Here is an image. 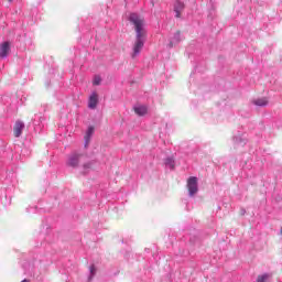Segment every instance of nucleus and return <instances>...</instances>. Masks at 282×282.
Returning <instances> with one entry per match:
<instances>
[{
  "mask_svg": "<svg viewBox=\"0 0 282 282\" xmlns=\"http://www.w3.org/2000/svg\"><path fill=\"white\" fill-rule=\"evenodd\" d=\"M10 54V42H3L0 45V58H8Z\"/></svg>",
  "mask_w": 282,
  "mask_h": 282,
  "instance_id": "obj_8",
  "label": "nucleus"
},
{
  "mask_svg": "<svg viewBox=\"0 0 282 282\" xmlns=\"http://www.w3.org/2000/svg\"><path fill=\"white\" fill-rule=\"evenodd\" d=\"M10 2H12V0H9Z\"/></svg>",
  "mask_w": 282,
  "mask_h": 282,
  "instance_id": "obj_18",
  "label": "nucleus"
},
{
  "mask_svg": "<svg viewBox=\"0 0 282 282\" xmlns=\"http://www.w3.org/2000/svg\"><path fill=\"white\" fill-rule=\"evenodd\" d=\"M180 41H182V40H181V34H180V32H176V33L174 34L173 41L170 42V47H173V43H180Z\"/></svg>",
  "mask_w": 282,
  "mask_h": 282,
  "instance_id": "obj_13",
  "label": "nucleus"
},
{
  "mask_svg": "<svg viewBox=\"0 0 282 282\" xmlns=\"http://www.w3.org/2000/svg\"><path fill=\"white\" fill-rule=\"evenodd\" d=\"M83 158L82 153L74 152L69 154L67 160V166L72 169H78V164H80V159Z\"/></svg>",
  "mask_w": 282,
  "mask_h": 282,
  "instance_id": "obj_2",
  "label": "nucleus"
},
{
  "mask_svg": "<svg viewBox=\"0 0 282 282\" xmlns=\"http://www.w3.org/2000/svg\"><path fill=\"white\" fill-rule=\"evenodd\" d=\"M165 166H167L169 169H171V171H173V169H175V160L171 156L165 159Z\"/></svg>",
  "mask_w": 282,
  "mask_h": 282,
  "instance_id": "obj_12",
  "label": "nucleus"
},
{
  "mask_svg": "<svg viewBox=\"0 0 282 282\" xmlns=\"http://www.w3.org/2000/svg\"><path fill=\"white\" fill-rule=\"evenodd\" d=\"M94 131H95V128L94 126H90L88 127L87 131H86V134L84 137V140H85V149H87V147H89V142H91V135H94Z\"/></svg>",
  "mask_w": 282,
  "mask_h": 282,
  "instance_id": "obj_9",
  "label": "nucleus"
},
{
  "mask_svg": "<svg viewBox=\"0 0 282 282\" xmlns=\"http://www.w3.org/2000/svg\"><path fill=\"white\" fill-rule=\"evenodd\" d=\"M98 107V93L94 91L88 99V109H96Z\"/></svg>",
  "mask_w": 282,
  "mask_h": 282,
  "instance_id": "obj_7",
  "label": "nucleus"
},
{
  "mask_svg": "<svg viewBox=\"0 0 282 282\" xmlns=\"http://www.w3.org/2000/svg\"><path fill=\"white\" fill-rule=\"evenodd\" d=\"M268 279H270V275L268 273L259 275L257 279V282H268Z\"/></svg>",
  "mask_w": 282,
  "mask_h": 282,
  "instance_id": "obj_15",
  "label": "nucleus"
},
{
  "mask_svg": "<svg viewBox=\"0 0 282 282\" xmlns=\"http://www.w3.org/2000/svg\"><path fill=\"white\" fill-rule=\"evenodd\" d=\"M187 188H188L189 197H194L195 194L199 191L197 186V177L192 176L187 180Z\"/></svg>",
  "mask_w": 282,
  "mask_h": 282,
  "instance_id": "obj_3",
  "label": "nucleus"
},
{
  "mask_svg": "<svg viewBox=\"0 0 282 282\" xmlns=\"http://www.w3.org/2000/svg\"><path fill=\"white\" fill-rule=\"evenodd\" d=\"M89 272H90V275L88 278V281H91V279H94V276H96V265H90L89 268Z\"/></svg>",
  "mask_w": 282,
  "mask_h": 282,
  "instance_id": "obj_14",
  "label": "nucleus"
},
{
  "mask_svg": "<svg viewBox=\"0 0 282 282\" xmlns=\"http://www.w3.org/2000/svg\"><path fill=\"white\" fill-rule=\"evenodd\" d=\"M21 282H30V281H28V280H22Z\"/></svg>",
  "mask_w": 282,
  "mask_h": 282,
  "instance_id": "obj_17",
  "label": "nucleus"
},
{
  "mask_svg": "<svg viewBox=\"0 0 282 282\" xmlns=\"http://www.w3.org/2000/svg\"><path fill=\"white\" fill-rule=\"evenodd\" d=\"M100 83H102V78L99 75L95 76L93 85H100Z\"/></svg>",
  "mask_w": 282,
  "mask_h": 282,
  "instance_id": "obj_16",
  "label": "nucleus"
},
{
  "mask_svg": "<svg viewBox=\"0 0 282 282\" xmlns=\"http://www.w3.org/2000/svg\"><path fill=\"white\" fill-rule=\"evenodd\" d=\"M147 111H149L147 106H135L134 107V113H137V116H147Z\"/></svg>",
  "mask_w": 282,
  "mask_h": 282,
  "instance_id": "obj_11",
  "label": "nucleus"
},
{
  "mask_svg": "<svg viewBox=\"0 0 282 282\" xmlns=\"http://www.w3.org/2000/svg\"><path fill=\"white\" fill-rule=\"evenodd\" d=\"M174 12H175V18L180 19V17H182V12H184V8H186V6L184 4V2L176 0L174 2Z\"/></svg>",
  "mask_w": 282,
  "mask_h": 282,
  "instance_id": "obj_5",
  "label": "nucleus"
},
{
  "mask_svg": "<svg viewBox=\"0 0 282 282\" xmlns=\"http://www.w3.org/2000/svg\"><path fill=\"white\" fill-rule=\"evenodd\" d=\"M95 166H96V160L88 161V162L84 163L82 165V174L87 175V174L91 173V171H94Z\"/></svg>",
  "mask_w": 282,
  "mask_h": 282,
  "instance_id": "obj_4",
  "label": "nucleus"
},
{
  "mask_svg": "<svg viewBox=\"0 0 282 282\" xmlns=\"http://www.w3.org/2000/svg\"><path fill=\"white\" fill-rule=\"evenodd\" d=\"M23 129H25V123H23V121L18 120L13 128L14 137L21 138V133H23Z\"/></svg>",
  "mask_w": 282,
  "mask_h": 282,
  "instance_id": "obj_6",
  "label": "nucleus"
},
{
  "mask_svg": "<svg viewBox=\"0 0 282 282\" xmlns=\"http://www.w3.org/2000/svg\"><path fill=\"white\" fill-rule=\"evenodd\" d=\"M129 21L134 25L135 31V41L132 47L131 58H138L147 41V23L144 22V18L140 17L138 13H131Z\"/></svg>",
  "mask_w": 282,
  "mask_h": 282,
  "instance_id": "obj_1",
  "label": "nucleus"
},
{
  "mask_svg": "<svg viewBox=\"0 0 282 282\" xmlns=\"http://www.w3.org/2000/svg\"><path fill=\"white\" fill-rule=\"evenodd\" d=\"M252 105H254L256 107H268V98L262 97V98H257L251 100Z\"/></svg>",
  "mask_w": 282,
  "mask_h": 282,
  "instance_id": "obj_10",
  "label": "nucleus"
}]
</instances>
